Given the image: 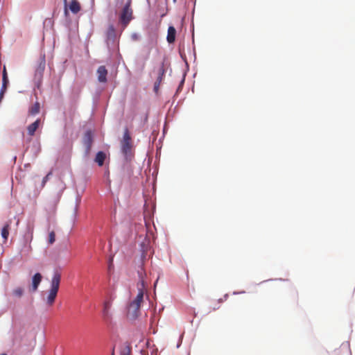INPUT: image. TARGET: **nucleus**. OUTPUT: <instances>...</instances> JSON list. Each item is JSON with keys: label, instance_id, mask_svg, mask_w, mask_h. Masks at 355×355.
<instances>
[{"label": "nucleus", "instance_id": "obj_12", "mask_svg": "<svg viewBox=\"0 0 355 355\" xmlns=\"http://www.w3.org/2000/svg\"><path fill=\"white\" fill-rule=\"evenodd\" d=\"M175 35H176V30L175 28L170 26L168 28L167 32V36H166V40L169 44H172L175 40Z\"/></svg>", "mask_w": 355, "mask_h": 355}, {"label": "nucleus", "instance_id": "obj_10", "mask_svg": "<svg viewBox=\"0 0 355 355\" xmlns=\"http://www.w3.org/2000/svg\"><path fill=\"white\" fill-rule=\"evenodd\" d=\"M98 80L100 83L107 82V70L105 66H100L97 69Z\"/></svg>", "mask_w": 355, "mask_h": 355}, {"label": "nucleus", "instance_id": "obj_4", "mask_svg": "<svg viewBox=\"0 0 355 355\" xmlns=\"http://www.w3.org/2000/svg\"><path fill=\"white\" fill-rule=\"evenodd\" d=\"M132 139H131L129 130L126 128L123 132V139L121 141V152L125 157L126 159H130L132 157Z\"/></svg>", "mask_w": 355, "mask_h": 355}, {"label": "nucleus", "instance_id": "obj_14", "mask_svg": "<svg viewBox=\"0 0 355 355\" xmlns=\"http://www.w3.org/2000/svg\"><path fill=\"white\" fill-rule=\"evenodd\" d=\"M69 9L73 13H78L80 10V3L77 0H72L69 4Z\"/></svg>", "mask_w": 355, "mask_h": 355}, {"label": "nucleus", "instance_id": "obj_22", "mask_svg": "<svg viewBox=\"0 0 355 355\" xmlns=\"http://www.w3.org/2000/svg\"><path fill=\"white\" fill-rule=\"evenodd\" d=\"M114 269V265H113V260L112 259H111L110 260V262H109V264H108V268H107V270H108V272H111Z\"/></svg>", "mask_w": 355, "mask_h": 355}, {"label": "nucleus", "instance_id": "obj_25", "mask_svg": "<svg viewBox=\"0 0 355 355\" xmlns=\"http://www.w3.org/2000/svg\"><path fill=\"white\" fill-rule=\"evenodd\" d=\"M51 175V173H49V174H47L42 180V187H44L46 184V182L48 181L49 180V175Z\"/></svg>", "mask_w": 355, "mask_h": 355}, {"label": "nucleus", "instance_id": "obj_6", "mask_svg": "<svg viewBox=\"0 0 355 355\" xmlns=\"http://www.w3.org/2000/svg\"><path fill=\"white\" fill-rule=\"evenodd\" d=\"M164 74H165L164 64L162 62L161 64V66L157 69V80L154 84V90L155 92H157V91L159 90L160 84L162 82Z\"/></svg>", "mask_w": 355, "mask_h": 355}, {"label": "nucleus", "instance_id": "obj_8", "mask_svg": "<svg viewBox=\"0 0 355 355\" xmlns=\"http://www.w3.org/2000/svg\"><path fill=\"white\" fill-rule=\"evenodd\" d=\"M42 276L40 273L37 272L33 275V277L32 278V283H31V291L35 292L37 290L38 286L42 282Z\"/></svg>", "mask_w": 355, "mask_h": 355}, {"label": "nucleus", "instance_id": "obj_11", "mask_svg": "<svg viewBox=\"0 0 355 355\" xmlns=\"http://www.w3.org/2000/svg\"><path fill=\"white\" fill-rule=\"evenodd\" d=\"M111 307V303L110 302H105L103 305V320L106 322H108L111 320L112 315L110 312V309Z\"/></svg>", "mask_w": 355, "mask_h": 355}, {"label": "nucleus", "instance_id": "obj_9", "mask_svg": "<svg viewBox=\"0 0 355 355\" xmlns=\"http://www.w3.org/2000/svg\"><path fill=\"white\" fill-rule=\"evenodd\" d=\"M24 294V288L17 286L12 289L10 295L14 299H20Z\"/></svg>", "mask_w": 355, "mask_h": 355}, {"label": "nucleus", "instance_id": "obj_2", "mask_svg": "<svg viewBox=\"0 0 355 355\" xmlns=\"http://www.w3.org/2000/svg\"><path fill=\"white\" fill-rule=\"evenodd\" d=\"M45 67H46L45 54L41 53V55L39 58L38 62H37V64L35 70V74H34V78H33V81L37 88H40V87L42 85Z\"/></svg>", "mask_w": 355, "mask_h": 355}, {"label": "nucleus", "instance_id": "obj_7", "mask_svg": "<svg viewBox=\"0 0 355 355\" xmlns=\"http://www.w3.org/2000/svg\"><path fill=\"white\" fill-rule=\"evenodd\" d=\"M83 142L86 147L87 153H89L91 150L92 145L93 143L92 133L90 130H87L85 133L84 138H83Z\"/></svg>", "mask_w": 355, "mask_h": 355}, {"label": "nucleus", "instance_id": "obj_5", "mask_svg": "<svg viewBox=\"0 0 355 355\" xmlns=\"http://www.w3.org/2000/svg\"><path fill=\"white\" fill-rule=\"evenodd\" d=\"M132 19L133 10L131 8V0H128L119 14V22L125 28Z\"/></svg>", "mask_w": 355, "mask_h": 355}, {"label": "nucleus", "instance_id": "obj_26", "mask_svg": "<svg viewBox=\"0 0 355 355\" xmlns=\"http://www.w3.org/2000/svg\"><path fill=\"white\" fill-rule=\"evenodd\" d=\"M7 88H8L7 86L1 85V89H0V92H2L3 94H5L6 90H7Z\"/></svg>", "mask_w": 355, "mask_h": 355}, {"label": "nucleus", "instance_id": "obj_3", "mask_svg": "<svg viewBox=\"0 0 355 355\" xmlns=\"http://www.w3.org/2000/svg\"><path fill=\"white\" fill-rule=\"evenodd\" d=\"M144 281L141 282V286H138V293L135 299L129 305V312L132 313L134 316H137L139 311L141 307V304L144 299Z\"/></svg>", "mask_w": 355, "mask_h": 355}, {"label": "nucleus", "instance_id": "obj_15", "mask_svg": "<svg viewBox=\"0 0 355 355\" xmlns=\"http://www.w3.org/2000/svg\"><path fill=\"white\" fill-rule=\"evenodd\" d=\"M106 155L103 151H99L97 153L95 162L98 164V166H101L103 165Z\"/></svg>", "mask_w": 355, "mask_h": 355}, {"label": "nucleus", "instance_id": "obj_18", "mask_svg": "<svg viewBox=\"0 0 355 355\" xmlns=\"http://www.w3.org/2000/svg\"><path fill=\"white\" fill-rule=\"evenodd\" d=\"M107 35L108 37H115V28L113 25H110L107 31Z\"/></svg>", "mask_w": 355, "mask_h": 355}, {"label": "nucleus", "instance_id": "obj_1", "mask_svg": "<svg viewBox=\"0 0 355 355\" xmlns=\"http://www.w3.org/2000/svg\"><path fill=\"white\" fill-rule=\"evenodd\" d=\"M60 280V274L58 272H55L52 277L51 282V288L46 300V304L49 306H51L55 302L59 290Z\"/></svg>", "mask_w": 355, "mask_h": 355}, {"label": "nucleus", "instance_id": "obj_23", "mask_svg": "<svg viewBox=\"0 0 355 355\" xmlns=\"http://www.w3.org/2000/svg\"><path fill=\"white\" fill-rule=\"evenodd\" d=\"M8 85H9L8 77H2V85L8 87Z\"/></svg>", "mask_w": 355, "mask_h": 355}, {"label": "nucleus", "instance_id": "obj_29", "mask_svg": "<svg viewBox=\"0 0 355 355\" xmlns=\"http://www.w3.org/2000/svg\"><path fill=\"white\" fill-rule=\"evenodd\" d=\"M112 355H114V354H112Z\"/></svg>", "mask_w": 355, "mask_h": 355}, {"label": "nucleus", "instance_id": "obj_28", "mask_svg": "<svg viewBox=\"0 0 355 355\" xmlns=\"http://www.w3.org/2000/svg\"><path fill=\"white\" fill-rule=\"evenodd\" d=\"M64 2L66 3V2H67V0H64Z\"/></svg>", "mask_w": 355, "mask_h": 355}, {"label": "nucleus", "instance_id": "obj_24", "mask_svg": "<svg viewBox=\"0 0 355 355\" xmlns=\"http://www.w3.org/2000/svg\"><path fill=\"white\" fill-rule=\"evenodd\" d=\"M155 45H156V42L154 44H152L150 46L148 47V51H147V54H146V59H148L149 58V55H150V50L152 49L153 46H155Z\"/></svg>", "mask_w": 355, "mask_h": 355}, {"label": "nucleus", "instance_id": "obj_17", "mask_svg": "<svg viewBox=\"0 0 355 355\" xmlns=\"http://www.w3.org/2000/svg\"><path fill=\"white\" fill-rule=\"evenodd\" d=\"M40 105L38 102H36L30 109L29 114L31 115H35L40 112Z\"/></svg>", "mask_w": 355, "mask_h": 355}, {"label": "nucleus", "instance_id": "obj_19", "mask_svg": "<svg viewBox=\"0 0 355 355\" xmlns=\"http://www.w3.org/2000/svg\"><path fill=\"white\" fill-rule=\"evenodd\" d=\"M26 228H27L28 232L30 233L31 234H32L33 232V230H34V221L33 220L28 221L27 223Z\"/></svg>", "mask_w": 355, "mask_h": 355}, {"label": "nucleus", "instance_id": "obj_27", "mask_svg": "<svg viewBox=\"0 0 355 355\" xmlns=\"http://www.w3.org/2000/svg\"><path fill=\"white\" fill-rule=\"evenodd\" d=\"M2 77H8V73H7L6 68L5 66L3 67V72H2Z\"/></svg>", "mask_w": 355, "mask_h": 355}, {"label": "nucleus", "instance_id": "obj_13", "mask_svg": "<svg viewBox=\"0 0 355 355\" xmlns=\"http://www.w3.org/2000/svg\"><path fill=\"white\" fill-rule=\"evenodd\" d=\"M40 124V119H37L35 122L32 123L27 127L28 133L31 136L35 135V131Z\"/></svg>", "mask_w": 355, "mask_h": 355}, {"label": "nucleus", "instance_id": "obj_21", "mask_svg": "<svg viewBox=\"0 0 355 355\" xmlns=\"http://www.w3.org/2000/svg\"><path fill=\"white\" fill-rule=\"evenodd\" d=\"M130 348L129 346H125L121 352V355H130Z\"/></svg>", "mask_w": 355, "mask_h": 355}, {"label": "nucleus", "instance_id": "obj_16", "mask_svg": "<svg viewBox=\"0 0 355 355\" xmlns=\"http://www.w3.org/2000/svg\"><path fill=\"white\" fill-rule=\"evenodd\" d=\"M10 222L7 223L1 230V236L4 239V242H6L8 239L9 235V229H10Z\"/></svg>", "mask_w": 355, "mask_h": 355}, {"label": "nucleus", "instance_id": "obj_20", "mask_svg": "<svg viewBox=\"0 0 355 355\" xmlns=\"http://www.w3.org/2000/svg\"><path fill=\"white\" fill-rule=\"evenodd\" d=\"M55 241V234L53 231H51L49 234V243L53 244Z\"/></svg>", "mask_w": 355, "mask_h": 355}]
</instances>
